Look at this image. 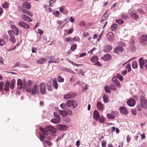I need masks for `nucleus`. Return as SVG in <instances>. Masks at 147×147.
I'll return each mask as SVG.
<instances>
[{
  "mask_svg": "<svg viewBox=\"0 0 147 147\" xmlns=\"http://www.w3.org/2000/svg\"><path fill=\"white\" fill-rule=\"evenodd\" d=\"M72 41H78L80 40V38L78 36L74 38H72Z\"/></svg>",
  "mask_w": 147,
  "mask_h": 147,
  "instance_id": "obj_50",
  "label": "nucleus"
},
{
  "mask_svg": "<svg viewBox=\"0 0 147 147\" xmlns=\"http://www.w3.org/2000/svg\"><path fill=\"white\" fill-rule=\"evenodd\" d=\"M124 50L122 46H119L116 47L114 50V53L117 54L121 53Z\"/></svg>",
  "mask_w": 147,
  "mask_h": 147,
  "instance_id": "obj_5",
  "label": "nucleus"
},
{
  "mask_svg": "<svg viewBox=\"0 0 147 147\" xmlns=\"http://www.w3.org/2000/svg\"><path fill=\"white\" fill-rule=\"evenodd\" d=\"M40 129L41 131L45 135H47L48 134L49 132L46 129H45L43 128H40Z\"/></svg>",
  "mask_w": 147,
  "mask_h": 147,
  "instance_id": "obj_36",
  "label": "nucleus"
},
{
  "mask_svg": "<svg viewBox=\"0 0 147 147\" xmlns=\"http://www.w3.org/2000/svg\"><path fill=\"white\" fill-rule=\"evenodd\" d=\"M46 61V59L45 58H42L37 61H36V63H37L42 64L45 62Z\"/></svg>",
  "mask_w": 147,
  "mask_h": 147,
  "instance_id": "obj_29",
  "label": "nucleus"
},
{
  "mask_svg": "<svg viewBox=\"0 0 147 147\" xmlns=\"http://www.w3.org/2000/svg\"><path fill=\"white\" fill-rule=\"evenodd\" d=\"M112 47L109 45H106L103 50V51L106 52H109L112 49Z\"/></svg>",
  "mask_w": 147,
  "mask_h": 147,
  "instance_id": "obj_20",
  "label": "nucleus"
},
{
  "mask_svg": "<svg viewBox=\"0 0 147 147\" xmlns=\"http://www.w3.org/2000/svg\"><path fill=\"white\" fill-rule=\"evenodd\" d=\"M40 91L42 94H45L46 93V87L43 82L41 83L40 85Z\"/></svg>",
  "mask_w": 147,
  "mask_h": 147,
  "instance_id": "obj_7",
  "label": "nucleus"
},
{
  "mask_svg": "<svg viewBox=\"0 0 147 147\" xmlns=\"http://www.w3.org/2000/svg\"><path fill=\"white\" fill-rule=\"evenodd\" d=\"M107 117L109 119H114L115 118V116L112 114H108L107 115Z\"/></svg>",
  "mask_w": 147,
  "mask_h": 147,
  "instance_id": "obj_43",
  "label": "nucleus"
},
{
  "mask_svg": "<svg viewBox=\"0 0 147 147\" xmlns=\"http://www.w3.org/2000/svg\"><path fill=\"white\" fill-rule=\"evenodd\" d=\"M119 110L121 113L124 115H126L128 113L127 109L124 107H120Z\"/></svg>",
  "mask_w": 147,
  "mask_h": 147,
  "instance_id": "obj_12",
  "label": "nucleus"
},
{
  "mask_svg": "<svg viewBox=\"0 0 147 147\" xmlns=\"http://www.w3.org/2000/svg\"><path fill=\"white\" fill-rule=\"evenodd\" d=\"M9 82L7 81L6 82V84H5L4 86V90L7 91L9 90Z\"/></svg>",
  "mask_w": 147,
  "mask_h": 147,
  "instance_id": "obj_30",
  "label": "nucleus"
},
{
  "mask_svg": "<svg viewBox=\"0 0 147 147\" xmlns=\"http://www.w3.org/2000/svg\"><path fill=\"white\" fill-rule=\"evenodd\" d=\"M76 94L74 93H68L64 96L63 98L65 100L74 98L76 96Z\"/></svg>",
  "mask_w": 147,
  "mask_h": 147,
  "instance_id": "obj_8",
  "label": "nucleus"
},
{
  "mask_svg": "<svg viewBox=\"0 0 147 147\" xmlns=\"http://www.w3.org/2000/svg\"><path fill=\"white\" fill-rule=\"evenodd\" d=\"M116 22L120 25L123 24L124 23V21L121 19L117 20L115 21Z\"/></svg>",
  "mask_w": 147,
  "mask_h": 147,
  "instance_id": "obj_44",
  "label": "nucleus"
},
{
  "mask_svg": "<svg viewBox=\"0 0 147 147\" xmlns=\"http://www.w3.org/2000/svg\"><path fill=\"white\" fill-rule=\"evenodd\" d=\"M126 69H127L128 72H129L131 71V67L129 63L127 64L125 67Z\"/></svg>",
  "mask_w": 147,
  "mask_h": 147,
  "instance_id": "obj_42",
  "label": "nucleus"
},
{
  "mask_svg": "<svg viewBox=\"0 0 147 147\" xmlns=\"http://www.w3.org/2000/svg\"><path fill=\"white\" fill-rule=\"evenodd\" d=\"M132 66L134 69H136L138 67V63L137 61H133L132 64Z\"/></svg>",
  "mask_w": 147,
  "mask_h": 147,
  "instance_id": "obj_33",
  "label": "nucleus"
},
{
  "mask_svg": "<svg viewBox=\"0 0 147 147\" xmlns=\"http://www.w3.org/2000/svg\"><path fill=\"white\" fill-rule=\"evenodd\" d=\"M8 32L10 36L9 38L10 41L13 43H15L16 40L15 37V34L14 31L13 30H10L8 31Z\"/></svg>",
  "mask_w": 147,
  "mask_h": 147,
  "instance_id": "obj_3",
  "label": "nucleus"
},
{
  "mask_svg": "<svg viewBox=\"0 0 147 147\" xmlns=\"http://www.w3.org/2000/svg\"><path fill=\"white\" fill-rule=\"evenodd\" d=\"M48 58H50V60L49 61V63H56V61L54 59V57L53 56H51L49 57H48Z\"/></svg>",
  "mask_w": 147,
  "mask_h": 147,
  "instance_id": "obj_37",
  "label": "nucleus"
},
{
  "mask_svg": "<svg viewBox=\"0 0 147 147\" xmlns=\"http://www.w3.org/2000/svg\"><path fill=\"white\" fill-rule=\"evenodd\" d=\"M137 12L138 13H140L141 14H142L144 13V11L142 9H138L137 10Z\"/></svg>",
  "mask_w": 147,
  "mask_h": 147,
  "instance_id": "obj_64",
  "label": "nucleus"
},
{
  "mask_svg": "<svg viewBox=\"0 0 147 147\" xmlns=\"http://www.w3.org/2000/svg\"><path fill=\"white\" fill-rule=\"evenodd\" d=\"M45 143H46L49 146H50L52 145L51 142L49 141H45V144H45Z\"/></svg>",
  "mask_w": 147,
  "mask_h": 147,
  "instance_id": "obj_53",
  "label": "nucleus"
},
{
  "mask_svg": "<svg viewBox=\"0 0 147 147\" xmlns=\"http://www.w3.org/2000/svg\"><path fill=\"white\" fill-rule=\"evenodd\" d=\"M54 116L56 117V118L60 117L59 115V114L57 112H55L54 113Z\"/></svg>",
  "mask_w": 147,
  "mask_h": 147,
  "instance_id": "obj_59",
  "label": "nucleus"
},
{
  "mask_svg": "<svg viewBox=\"0 0 147 147\" xmlns=\"http://www.w3.org/2000/svg\"><path fill=\"white\" fill-rule=\"evenodd\" d=\"M19 26L25 29H28L30 28V26L26 23L21 21L18 23Z\"/></svg>",
  "mask_w": 147,
  "mask_h": 147,
  "instance_id": "obj_10",
  "label": "nucleus"
},
{
  "mask_svg": "<svg viewBox=\"0 0 147 147\" xmlns=\"http://www.w3.org/2000/svg\"><path fill=\"white\" fill-rule=\"evenodd\" d=\"M140 105L144 109H146L147 108V100L145 99H143L141 101Z\"/></svg>",
  "mask_w": 147,
  "mask_h": 147,
  "instance_id": "obj_14",
  "label": "nucleus"
},
{
  "mask_svg": "<svg viewBox=\"0 0 147 147\" xmlns=\"http://www.w3.org/2000/svg\"><path fill=\"white\" fill-rule=\"evenodd\" d=\"M52 86L56 89H57L58 88L57 81L55 78L53 80Z\"/></svg>",
  "mask_w": 147,
  "mask_h": 147,
  "instance_id": "obj_27",
  "label": "nucleus"
},
{
  "mask_svg": "<svg viewBox=\"0 0 147 147\" xmlns=\"http://www.w3.org/2000/svg\"><path fill=\"white\" fill-rule=\"evenodd\" d=\"M47 130L53 133H55L57 131L56 129L53 127L51 126H49L47 127Z\"/></svg>",
  "mask_w": 147,
  "mask_h": 147,
  "instance_id": "obj_23",
  "label": "nucleus"
},
{
  "mask_svg": "<svg viewBox=\"0 0 147 147\" xmlns=\"http://www.w3.org/2000/svg\"><path fill=\"white\" fill-rule=\"evenodd\" d=\"M4 59H3L2 57H0V64L1 65H4Z\"/></svg>",
  "mask_w": 147,
  "mask_h": 147,
  "instance_id": "obj_55",
  "label": "nucleus"
},
{
  "mask_svg": "<svg viewBox=\"0 0 147 147\" xmlns=\"http://www.w3.org/2000/svg\"><path fill=\"white\" fill-rule=\"evenodd\" d=\"M97 109L100 110L102 111L103 110L104 108V105L102 104L100 102H98L96 105Z\"/></svg>",
  "mask_w": 147,
  "mask_h": 147,
  "instance_id": "obj_26",
  "label": "nucleus"
},
{
  "mask_svg": "<svg viewBox=\"0 0 147 147\" xmlns=\"http://www.w3.org/2000/svg\"><path fill=\"white\" fill-rule=\"evenodd\" d=\"M59 114L63 116H67L68 115L67 112L65 110H60L59 111Z\"/></svg>",
  "mask_w": 147,
  "mask_h": 147,
  "instance_id": "obj_28",
  "label": "nucleus"
},
{
  "mask_svg": "<svg viewBox=\"0 0 147 147\" xmlns=\"http://www.w3.org/2000/svg\"><path fill=\"white\" fill-rule=\"evenodd\" d=\"M20 45V43H18L17 45H16L14 47H13V49H9L8 51H13L15 50L16 49V47H17L19 45Z\"/></svg>",
  "mask_w": 147,
  "mask_h": 147,
  "instance_id": "obj_56",
  "label": "nucleus"
},
{
  "mask_svg": "<svg viewBox=\"0 0 147 147\" xmlns=\"http://www.w3.org/2000/svg\"><path fill=\"white\" fill-rule=\"evenodd\" d=\"M26 81L23 80V82L21 79H19L18 80L17 86L19 89H22V88H24L26 86Z\"/></svg>",
  "mask_w": 147,
  "mask_h": 147,
  "instance_id": "obj_4",
  "label": "nucleus"
},
{
  "mask_svg": "<svg viewBox=\"0 0 147 147\" xmlns=\"http://www.w3.org/2000/svg\"><path fill=\"white\" fill-rule=\"evenodd\" d=\"M45 138V136L43 134L41 135L40 137V139L44 144H45V141L46 140H44Z\"/></svg>",
  "mask_w": 147,
  "mask_h": 147,
  "instance_id": "obj_39",
  "label": "nucleus"
},
{
  "mask_svg": "<svg viewBox=\"0 0 147 147\" xmlns=\"http://www.w3.org/2000/svg\"><path fill=\"white\" fill-rule=\"evenodd\" d=\"M15 82L13 81H11L10 82L9 86L11 89H13L14 87Z\"/></svg>",
  "mask_w": 147,
  "mask_h": 147,
  "instance_id": "obj_46",
  "label": "nucleus"
},
{
  "mask_svg": "<svg viewBox=\"0 0 147 147\" xmlns=\"http://www.w3.org/2000/svg\"><path fill=\"white\" fill-rule=\"evenodd\" d=\"M101 59L104 61H109L111 59V56L109 54H107L101 57Z\"/></svg>",
  "mask_w": 147,
  "mask_h": 147,
  "instance_id": "obj_16",
  "label": "nucleus"
},
{
  "mask_svg": "<svg viewBox=\"0 0 147 147\" xmlns=\"http://www.w3.org/2000/svg\"><path fill=\"white\" fill-rule=\"evenodd\" d=\"M91 61L92 63H95L98 60V58L96 56H94L91 58Z\"/></svg>",
  "mask_w": 147,
  "mask_h": 147,
  "instance_id": "obj_34",
  "label": "nucleus"
},
{
  "mask_svg": "<svg viewBox=\"0 0 147 147\" xmlns=\"http://www.w3.org/2000/svg\"><path fill=\"white\" fill-rule=\"evenodd\" d=\"M130 16L134 19H137L139 17V15L137 12H136L134 11H131L129 13Z\"/></svg>",
  "mask_w": 147,
  "mask_h": 147,
  "instance_id": "obj_9",
  "label": "nucleus"
},
{
  "mask_svg": "<svg viewBox=\"0 0 147 147\" xmlns=\"http://www.w3.org/2000/svg\"><path fill=\"white\" fill-rule=\"evenodd\" d=\"M112 79L113 84H115L116 86L119 87H120V84L118 80H117L116 77H113L112 78Z\"/></svg>",
  "mask_w": 147,
  "mask_h": 147,
  "instance_id": "obj_21",
  "label": "nucleus"
},
{
  "mask_svg": "<svg viewBox=\"0 0 147 147\" xmlns=\"http://www.w3.org/2000/svg\"><path fill=\"white\" fill-rule=\"evenodd\" d=\"M117 27V26L116 24H113L111 26V29L113 31L116 30V28Z\"/></svg>",
  "mask_w": 147,
  "mask_h": 147,
  "instance_id": "obj_41",
  "label": "nucleus"
},
{
  "mask_svg": "<svg viewBox=\"0 0 147 147\" xmlns=\"http://www.w3.org/2000/svg\"><path fill=\"white\" fill-rule=\"evenodd\" d=\"M121 18L124 20H127L129 19V17L128 16L126 15L124 13H122L121 14Z\"/></svg>",
  "mask_w": 147,
  "mask_h": 147,
  "instance_id": "obj_32",
  "label": "nucleus"
},
{
  "mask_svg": "<svg viewBox=\"0 0 147 147\" xmlns=\"http://www.w3.org/2000/svg\"><path fill=\"white\" fill-rule=\"evenodd\" d=\"M57 80L59 82H63L64 81V78L61 76H59L57 78Z\"/></svg>",
  "mask_w": 147,
  "mask_h": 147,
  "instance_id": "obj_45",
  "label": "nucleus"
},
{
  "mask_svg": "<svg viewBox=\"0 0 147 147\" xmlns=\"http://www.w3.org/2000/svg\"><path fill=\"white\" fill-rule=\"evenodd\" d=\"M94 65L98 66H101V65L100 63L99 62H98L97 63H94Z\"/></svg>",
  "mask_w": 147,
  "mask_h": 147,
  "instance_id": "obj_63",
  "label": "nucleus"
},
{
  "mask_svg": "<svg viewBox=\"0 0 147 147\" xmlns=\"http://www.w3.org/2000/svg\"><path fill=\"white\" fill-rule=\"evenodd\" d=\"M107 39L111 41L114 40V36L113 32H109L108 33L107 35Z\"/></svg>",
  "mask_w": 147,
  "mask_h": 147,
  "instance_id": "obj_18",
  "label": "nucleus"
},
{
  "mask_svg": "<svg viewBox=\"0 0 147 147\" xmlns=\"http://www.w3.org/2000/svg\"><path fill=\"white\" fill-rule=\"evenodd\" d=\"M132 113L134 115H135L136 114V111L134 109H132L131 110Z\"/></svg>",
  "mask_w": 147,
  "mask_h": 147,
  "instance_id": "obj_57",
  "label": "nucleus"
},
{
  "mask_svg": "<svg viewBox=\"0 0 147 147\" xmlns=\"http://www.w3.org/2000/svg\"><path fill=\"white\" fill-rule=\"evenodd\" d=\"M76 48V44H74L71 47V50L72 51H74Z\"/></svg>",
  "mask_w": 147,
  "mask_h": 147,
  "instance_id": "obj_52",
  "label": "nucleus"
},
{
  "mask_svg": "<svg viewBox=\"0 0 147 147\" xmlns=\"http://www.w3.org/2000/svg\"><path fill=\"white\" fill-rule=\"evenodd\" d=\"M38 88L36 85H34L32 89H31V92L32 94L34 95L36 94L37 92L38 91Z\"/></svg>",
  "mask_w": 147,
  "mask_h": 147,
  "instance_id": "obj_17",
  "label": "nucleus"
},
{
  "mask_svg": "<svg viewBox=\"0 0 147 147\" xmlns=\"http://www.w3.org/2000/svg\"><path fill=\"white\" fill-rule=\"evenodd\" d=\"M61 121V118L60 117L56 118L51 119V122L55 124H57L60 123Z\"/></svg>",
  "mask_w": 147,
  "mask_h": 147,
  "instance_id": "obj_24",
  "label": "nucleus"
},
{
  "mask_svg": "<svg viewBox=\"0 0 147 147\" xmlns=\"http://www.w3.org/2000/svg\"><path fill=\"white\" fill-rule=\"evenodd\" d=\"M32 84V82L31 80H29L26 84V91L28 93H30L31 92V86Z\"/></svg>",
  "mask_w": 147,
  "mask_h": 147,
  "instance_id": "obj_6",
  "label": "nucleus"
},
{
  "mask_svg": "<svg viewBox=\"0 0 147 147\" xmlns=\"http://www.w3.org/2000/svg\"><path fill=\"white\" fill-rule=\"evenodd\" d=\"M147 40V35L146 34H144L142 35V37L140 38V42L141 43H143Z\"/></svg>",
  "mask_w": 147,
  "mask_h": 147,
  "instance_id": "obj_22",
  "label": "nucleus"
},
{
  "mask_svg": "<svg viewBox=\"0 0 147 147\" xmlns=\"http://www.w3.org/2000/svg\"><path fill=\"white\" fill-rule=\"evenodd\" d=\"M67 102L66 104L63 103L61 104L60 105V107L63 110H65L67 109Z\"/></svg>",
  "mask_w": 147,
  "mask_h": 147,
  "instance_id": "obj_40",
  "label": "nucleus"
},
{
  "mask_svg": "<svg viewBox=\"0 0 147 147\" xmlns=\"http://www.w3.org/2000/svg\"><path fill=\"white\" fill-rule=\"evenodd\" d=\"M85 25L86 23L85 22L83 21H80L79 24V26L82 27L84 26Z\"/></svg>",
  "mask_w": 147,
  "mask_h": 147,
  "instance_id": "obj_49",
  "label": "nucleus"
},
{
  "mask_svg": "<svg viewBox=\"0 0 147 147\" xmlns=\"http://www.w3.org/2000/svg\"><path fill=\"white\" fill-rule=\"evenodd\" d=\"M64 7L63 6H62L60 7L59 9V11L61 12L62 13L63 12L64 10Z\"/></svg>",
  "mask_w": 147,
  "mask_h": 147,
  "instance_id": "obj_60",
  "label": "nucleus"
},
{
  "mask_svg": "<svg viewBox=\"0 0 147 147\" xmlns=\"http://www.w3.org/2000/svg\"><path fill=\"white\" fill-rule=\"evenodd\" d=\"M117 77L121 81H122L123 80V77L121 75L119 74H117Z\"/></svg>",
  "mask_w": 147,
  "mask_h": 147,
  "instance_id": "obj_47",
  "label": "nucleus"
},
{
  "mask_svg": "<svg viewBox=\"0 0 147 147\" xmlns=\"http://www.w3.org/2000/svg\"><path fill=\"white\" fill-rule=\"evenodd\" d=\"M22 6L24 8L29 10L30 9L31 7L30 3L27 2H26L23 3L22 4Z\"/></svg>",
  "mask_w": 147,
  "mask_h": 147,
  "instance_id": "obj_19",
  "label": "nucleus"
},
{
  "mask_svg": "<svg viewBox=\"0 0 147 147\" xmlns=\"http://www.w3.org/2000/svg\"><path fill=\"white\" fill-rule=\"evenodd\" d=\"M67 107L75 109L77 106L78 103L74 100L71 99L67 101Z\"/></svg>",
  "mask_w": 147,
  "mask_h": 147,
  "instance_id": "obj_1",
  "label": "nucleus"
},
{
  "mask_svg": "<svg viewBox=\"0 0 147 147\" xmlns=\"http://www.w3.org/2000/svg\"><path fill=\"white\" fill-rule=\"evenodd\" d=\"M105 90L106 92L108 93H110L111 92V88L107 86L105 87Z\"/></svg>",
  "mask_w": 147,
  "mask_h": 147,
  "instance_id": "obj_35",
  "label": "nucleus"
},
{
  "mask_svg": "<svg viewBox=\"0 0 147 147\" xmlns=\"http://www.w3.org/2000/svg\"><path fill=\"white\" fill-rule=\"evenodd\" d=\"M139 63L140 68L143 69L145 66L147 69V60H144L142 57L140 58L139 60Z\"/></svg>",
  "mask_w": 147,
  "mask_h": 147,
  "instance_id": "obj_2",
  "label": "nucleus"
},
{
  "mask_svg": "<svg viewBox=\"0 0 147 147\" xmlns=\"http://www.w3.org/2000/svg\"><path fill=\"white\" fill-rule=\"evenodd\" d=\"M98 119L99 122L100 123H103L105 121V118L103 116H101L99 118V117Z\"/></svg>",
  "mask_w": 147,
  "mask_h": 147,
  "instance_id": "obj_38",
  "label": "nucleus"
},
{
  "mask_svg": "<svg viewBox=\"0 0 147 147\" xmlns=\"http://www.w3.org/2000/svg\"><path fill=\"white\" fill-rule=\"evenodd\" d=\"M8 6V4L7 1H5L4 4H2V7L5 8H7Z\"/></svg>",
  "mask_w": 147,
  "mask_h": 147,
  "instance_id": "obj_51",
  "label": "nucleus"
},
{
  "mask_svg": "<svg viewBox=\"0 0 147 147\" xmlns=\"http://www.w3.org/2000/svg\"><path fill=\"white\" fill-rule=\"evenodd\" d=\"M21 16L23 20L26 22H30L33 21V20L31 18L25 14H22Z\"/></svg>",
  "mask_w": 147,
  "mask_h": 147,
  "instance_id": "obj_15",
  "label": "nucleus"
},
{
  "mask_svg": "<svg viewBox=\"0 0 147 147\" xmlns=\"http://www.w3.org/2000/svg\"><path fill=\"white\" fill-rule=\"evenodd\" d=\"M99 116L100 115L98 112L96 110H94L93 113V118L97 120L98 119Z\"/></svg>",
  "mask_w": 147,
  "mask_h": 147,
  "instance_id": "obj_25",
  "label": "nucleus"
},
{
  "mask_svg": "<svg viewBox=\"0 0 147 147\" xmlns=\"http://www.w3.org/2000/svg\"><path fill=\"white\" fill-rule=\"evenodd\" d=\"M111 90L112 89L114 91H115L116 90L117 88H116V87L114 85H112L111 86Z\"/></svg>",
  "mask_w": 147,
  "mask_h": 147,
  "instance_id": "obj_61",
  "label": "nucleus"
},
{
  "mask_svg": "<svg viewBox=\"0 0 147 147\" xmlns=\"http://www.w3.org/2000/svg\"><path fill=\"white\" fill-rule=\"evenodd\" d=\"M65 40L67 42H72V38H71V37H68L65 39Z\"/></svg>",
  "mask_w": 147,
  "mask_h": 147,
  "instance_id": "obj_54",
  "label": "nucleus"
},
{
  "mask_svg": "<svg viewBox=\"0 0 147 147\" xmlns=\"http://www.w3.org/2000/svg\"><path fill=\"white\" fill-rule=\"evenodd\" d=\"M136 104L135 100L132 98L129 99L127 101V105L130 107L134 106Z\"/></svg>",
  "mask_w": 147,
  "mask_h": 147,
  "instance_id": "obj_11",
  "label": "nucleus"
},
{
  "mask_svg": "<svg viewBox=\"0 0 147 147\" xmlns=\"http://www.w3.org/2000/svg\"><path fill=\"white\" fill-rule=\"evenodd\" d=\"M26 14L29 16H30L31 17H32L33 16V14L28 10V11Z\"/></svg>",
  "mask_w": 147,
  "mask_h": 147,
  "instance_id": "obj_62",
  "label": "nucleus"
},
{
  "mask_svg": "<svg viewBox=\"0 0 147 147\" xmlns=\"http://www.w3.org/2000/svg\"><path fill=\"white\" fill-rule=\"evenodd\" d=\"M103 98L105 103H107L109 101V98L107 94H104L103 96Z\"/></svg>",
  "mask_w": 147,
  "mask_h": 147,
  "instance_id": "obj_31",
  "label": "nucleus"
},
{
  "mask_svg": "<svg viewBox=\"0 0 147 147\" xmlns=\"http://www.w3.org/2000/svg\"><path fill=\"white\" fill-rule=\"evenodd\" d=\"M5 44V42L4 40L0 38V46H3Z\"/></svg>",
  "mask_w": 147,
  "mask_h": 147,
  "instance_id": "obj_48",
  "label": "nucleus"
},
{
  "mask_svg": "<svg viewBox=\"0 0 147 147\" xmlns=\"http://www.w3.org/2000/svg\"><path fill=\"white\" fill-rule=\"evenodd\" d=\"M16 32V36H18L19 34V30L18 28L14 30Z\"/></svg>",
  "mask_w": 147,
  "mask_h": 147,
  "instance_id": "obj_58",
  "label": "nucleus"
},
{
  "mask_svg": "<svg viewBox=\"0 0 147 147\" xmlns=\"http://www.w3.org/2000/svg\"><path fill=\"white\" fill-rule=\"evenodd\" d=\"M57 126L58 130H60L65 131L68 129V126L65 125L59 124L57 125Z\"/></svg>",
  "mask_w": 147,
  "mask_h": 147,
  "instance_id": "obj_13",
  "label": "nucleus"
}]
</instances>
